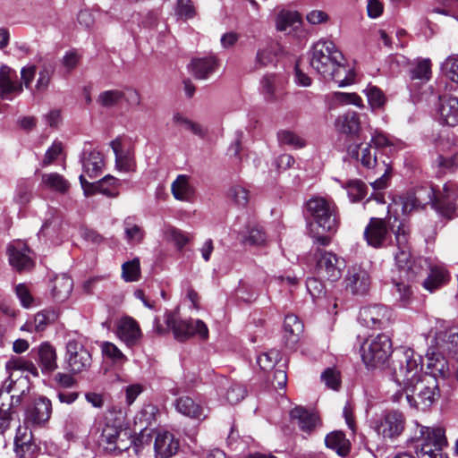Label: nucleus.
<instances>
[{"instance_id": "1", "label": "nucleus", "mask_w": 458, "mask_h": 458, "mask_svg": "<svg viewBox=\"0 0 458 458\" xmlns=\"http://www.w3.org/2000/svg\"><path fill=\"white\" fill-rule=\"evenodd\" d=\"M392 377L397 389L392 401L401 403L405 397L411 408L427 411L439 398L437 378L422 372L421 358L411 349L399 350L391 361Z\"/></svg>"}, {"instance_id": "2", "label": "nucleus", "mask_w": 458, "mask_h": 458, "mask_svg": "<svg viewBox=\"0 0 458 458\" xmlns=\"http://www.w3.org/2000/svg\"><path fill=\"white\" fill-rule=\"evenodd\" d=\"M5 368L9 372V377L6 379L0 388V434L4 432L10 428L12 421L16 418L15 406L19 405L21 402V395L25 390L21 391V394H10L11 391L19 384L25 386L29 388L28 377H23L22 372L27 371L30 374L37 377L38 371L33 362L26 360L22 358H13L9 360Z\"/></svg>"}, {"instance_id": "3", "label": "nucleus", "mask_w": 458, "mask_h": 458, "mask_svg": "<svg viewBox=\"0 0 458 458\" xmlns=\"http://www.w3.org/2000/svg\"><path fill=\"white\" fill-rule=\"evenodd\" d=\"M344 57L330 40H318L310 52V66L324 79L345 87L353 81L354 73L344 64Z\"/></svg>"}, {"instance_id": "4", "label": "nucleus", "mask_w": 458, "mask_h": 458, "mask_svg": "<svg viewBox=\"0 0 458 458\" xmlns=\"http://www.w3.org/2000/svg\"><path fill=\"white\" fill-rule=\"evenodd\" d=\"M429 336L431 340L426 353L428 368L433 374L445 377L449 370L445 355L450 354L458 360V326L437 321Z\"/></svg>"}, {"instance_id": "5", "label": "nucleus", "mask_w": 458, "mask_h": 458, "mask_svg": "<svg viewBox=\"0 0 458 458\" xmlns=\"http://www.w3.org/2000/svg\"><path fill=\"white\" fill-rule=\"evenodd\" d=\"M389 217L388 224L393 232L395 240V245L398 251L394 254L396 266L401 273V277L407 281H414L421 276L424 272L423 264L426 261L420 258H411L410 252V227L403 222L394 217V221Z\"/></svg>"}, {"instance_id": "6", "label": "nucleus", "mask_w": 458, "mask_h": 458, "mask_svg": "<svg viewBox=\"0 0 458 458\" xmlns=\"http://www.w3.org/2000/svg\"><path fill=\"white\" fill-rule=\"evenodd\" d=\"M307 209L323 231L332 233L337 231L340 224L339 213L332 199L323 197L311 198L307 202Z\"/></svg>"}, {"instance_id": "7", "label": "nucleus", "mask_w": 458, "mask_h": 458, "mask_svg": "<svg viewBox=\"0 0 458 458\" xmlns=\"http://www.w3.org/2000/svg\"><path fill=\"white\" fill-rule=\"evenodd\" d=\"M420 437L416 440V454L419 458H444L442 449L447 445L445 429L440 427H420Z\"/></svg>"}, {"instance_id": "8", "label": "nucleus", "mask_w": 458, "mask_h": 458, "mask_svg": "<svg viewBox=\"0 0 458 458\" xmlns=\"http://www.w3.org/2000/svg\"><path fill=\"white\" fill-rule=\"evenodd\" d=\"M165 324L176 340L184 342L193 335H199L202 339L208 336L207 325L200 319H181L177 311L165 314Z\"/></svg>"}, {"instance_id": "9", "label": "nucleus", "mask_w": 458, "mask_h": 458, "mask_svg": "<svg viewBox=\"0 0 458 458\" xmlns=\"http://www.w3.org/2000/svg\"><path fill=\"white\" fill-rule=\"evenodd\" d=\"M392 353V343L390 337L384 334L377 335L370 341H367L361 346V358L368 367H378L383 365Z\"/></svg>"}, {"instance_id": "10", "label": "nucleus", "mask_w": 458, "mask_h": 458, "mask_svg": "<svg viewBox=\"0 0 458 458\" xmlns=\"http://www.w3.org/2000/svg\"><path fill=\"white\" fill-rule=\"evenodd\" d=\"M64 361L67 369L79 374L88 371L92 365V355L84 341L79 339L69 340L65 347Z\"/></svg>"}, {"instance_id": "11", "label": "nucleus", "mask_w": 458, "mask_h": 458, "mask_svg": "<svg viewBox=\"0 0 458 458\" xmlns=\"http://www.w3.org/2000/svg\"><path fill=\"white\" fill-rule=\"evenodd\" d=\"M99 445L110 452L122 453L132 445L131 434L128 428H122L106 423L101 431Z\"/></svg>"}, {"instance_id": "12", "label": "nucleus", "mask_w": 458, "mask_h": 458, "mask_svg": "<svg viewBox=\"0 0 458 458\" xmlns=\"http://www.w3.org/2000/svg\"><path fill=\"white\" fill-rule=\"evenodd\" d=\"M359 319L369 328L384 329L394 322V313L386 305L372 304L360 309Z\"/></svg>"}, {"instance_id": "13", "label": "nucleus", "mask_w": 458, "mask_h": 458, "mask_svg": "<svg viewBox=\"0 0 458 458\" xmlns=\"http://www.w3.org/2000/svg\"><path fill=\"white\" fill-rule=\"evenodd\" d=\"M314 257L316 270L319 276L331 282L341 277L344 262L335 253L318 248L314 252Z\"/></svg>"}, {"instance_id": "14", "label": "nucleus", "mask_w": 458, "mask_h": 458, "mask_svg": "<svg viewBox=\"0 0 458 458\" xmlns=\"http://www.w3.org/2000/svg\"><path fill=\"white\" fill-rule=\"evenodd\" d=\"M374 428L384 438L394 439L404 430L405 417L398 411H386L377 420Z\"/></svg>"}, {"instance_id": "15", "label": "nucleus", "mask_w": 458, "mask_h": 458, "mask_svg": "<svg viewBox=\"0 0 458 458\" xmlns=\"http://www.w3.org/2000/svg\"><path fill=\"white\" fill-rule=\"evenodd\" d=\"M434 209L441 216L450 218L458 210V183L447 182L437 192Z\"/></svg>"}, {"instance_id": "16", "label": "nucleus", "mask_w": 458, "mask_h": 458, "mask_svg": "<svg viewBox=\"0 0 458 458\" xmlns=\"http://www.w3.org/2000/svg\"><path fill=\"white\" fill-rule=\"evenodd\" d=\"M389 224L383 218L371 217L364 230V238L369 246L383 248L390 240Z\"/></svg>"}, {"instance_id": "17", "label": "nucleus", "mask_w": 458, "mask_h": 458, "mask_svg": "<svg viewBox=\"0 0 458 458\" xmlns=\"http://www.w3.org/2000/svg\"><path fill=\"white\" fill-rule=\"evenodd\" d=\"M10 265L18 272L30 270L34 267L32 251L21 241L12 242L7 248Z\"/></svg>"}, {"instance_id": "18", "label": "nucleus", "mask_w": 458, "mask_h": 458, "mask_svg": "<svg viewBox=\"0 0 458 458\" xmlns=\"http://www.w3.org/2000/svg\"><path fill=\"white\" fill-rule=\"evenodd\" d=\"M80 182L86 194L102 193L108 197L118 195L119 181L112 175H106L97 182H89L83 174H81Z\"/></svg>"}, {"instance_id": "19", "label": "nucleus", "mask_w": 458, "mask_h": 458, "mask_svg": "<svg viewBox=\"0 0 458 458\" xmlns=\"http://www.w3.org/2000/svg\"><path fill=\"white\" fill-rule=\"evenodd\" d=\"M14 72L6 65L0 67V97L12 100L23 90L22 84L13 78Z\"/></svg>"}, {"instance_id": "20", "label": "nucleus", "mask_w": 458, "mask_h": 458, "mask_svg": "<svg viewBox=\"0 0 458 458\" xmlns=\"http://www.w3.org/2000/svg\"><path fill=\"white\" fill-rule=\"evenodd\" d=\"M345 281L346 287L355 294L366 293L370 286V276L369 273L360 267H352L349 269Z\"/></svg>"}, {"instance_id": "21", "label": "nucleus", "mask_w": 458, "mask_h": 458, "mask_svg": "<svg viewBox=\"0 0 458 458\" xmlns=\"http://www.w3.org/2000/svg\"><path fill=\"white\" fill-rule=\"evenodd\" d=\"M52 404L46 397H39L35 400L33 405L26 411V422L32 425H42L46 423L51 415Z\"/></svg>"}, {"instance_id": "22", "label": "nucleus", "mask_w": 458, "mask_h": 458, "mask_svg": "<svg viewBox=\"0 0 458 458\" xmlns=\"http://www.w3.org/2000/svg\"><path fill=\"white\" fill-rule=\"evenodd\" d=\"M31 432L27 428L19 427L14 437V451L17 458H35L38 447L31 443Z\"/></svg>"}, {"instance_id": "23", "label": "nucleus", "mask_w": 458, "mask_h": 458, "mask_svg": "<svg viewBox=\"0 0 458 458\" xmlns=\"http://www.w3.org/2000/svg\"><path fill=\"white\" fill-rule=\"evenodd\" d=\"M179 449V441L168 432H158L155 437L154 450L160 458H169L174 455Z\"/></svg>"}, {"instance_id": "24", "label": "nucleus", "mask_w": 458, "mask_h": 458, "mask_svg": "<svg viewBox=\"0 0 458 458\" xmlns=\"http://www.w3.org/2000/svg\"><path fill=\"white\" fill-rule=\"evenodd\" d=\"M348 152L352 157L360 161V164L368 168H375L378 165L377 151L371 143H360L359 145H352L348 148Z\"/></svg>"}, {"instance_id": "25", "label": "nucleus", "mask_w": 458, "mask_h": 458, "mask_svg": "<svg viewBox=\"0 0 458 458\" xmlns=\"http://www.w3.org/2000/svg\"><path fill=\"white\" fill-rule=\"evenodd\" d=\"M115 155V165L120 171L130 172L134 165L133 152L129 147H125L121 139L116 138L110 143Z\"/></svg>"}, {"instance_id": "26", "label": "nucleus", "mask_w": 458, "mask_h": 458, "mask_svg": "<svg viewBox=\"0 0 458 458\" xmlns=\"http://www.w3.org/2000/svg\"><path fill=\"white\" fill-rule=\"evenodd\" d=\"M440 106L438 113L442 123L449 126L458 125V98L439 97Z\"/></svg>"}, {"instance_id": "27", "label": "nucleus", "mask_w": 458, "mask_h": 458, "mask_svg": "<svg viewBox=\"0 0 458 458\" xmlns=\"http://www.w3.org/2000/svg\"><path fill=\"white\" fill-rule=\"evenodd\" d=\"M117 335L127 345L132 346L140 340L141 332L137 321L126 317L119 322Z\"/></svg>"}, {"instance_id": "28", "label": "nucleus", "mask_w": 458, "mask_h": 458, "mask_svg": "<svg viewBox=\"0 0 458 458\" xmlns=\"http://www.w3.org/2000/svg\"><path fill=\"white\" fill-rule=\"evenodd\" d=\"M81 162L84 173L90 178L98 176L104 166L102 154L97 150L84 148L81 156Z\"/></svg>"}, {"instance_id": "29", "label": "nucleus", "mask_w": 458, "mask_h": 458, "mask_svg": "<svg viewBox=\"0 0 458 458\" xmlns=\"http://www.w3.org/2000/svg\"><path fill=\"white\" fill-rule=\"evenodd\" d=\"M292 421L296 424L301 430L310 434L311 431L318 425L319 420L314 414L302 407H296L290 412Z\"/></svg>"}, {"instance_id": "30", "label": "nucleus", "mask_w": 458, "mask_h": 458, "mask_svg": "<svg viewBox=\"0 0 458 458\" xmlns=\"http://www.w3.org/2000/svg\"><path fill=\"white\" fill-rule=\"evenodd\" d=\"M449 278V273L444 266H431L427 278L422 282V286L427 291L433 293L445 285Z\"/></svg>"}, {"instance_id": "31", "label": "nucleus", "mask_w": 458, "mask_h": 458, "mask_svg": "<svg viewBox=\"0 0 458 458\" xmlns=\"http://www.w3.org/2000/svg\"><path fill=\"white\" fill-rule=\"evenodd\" d=\"M218 68V60L214 55L193 59L191 70L198 80H205Z\"/></svg>"}, {"instance_id": "32", "label": "nucleus", "mask_w": 458, "mask_h": 458, "mask_svg": "<svg viewBox=\"0 0 458 458\" xmlns=\"http://www.w3.org/2000/svg\"><path fill=\"white\" fill-rule=\"evenodd\" d=\"M411 87L428 82L431 77V62L429 59H418L409 69Z\"/></svg>"}, {"instance_id": "33", "label": "nucleus", "mask_w": 458, "mask_h": 458, "mask_svg": "<svg viewBox=\"0 0 458 458\" xmlns=\"http://www.w3.org/2000/svg\"><path fill=\"white\" fill-rule=\"evenodd\" d=\"M335 126L341 133L356 136L360 130V116L356 112L348 111L337 117Z\"/></svg>"}, {"instance_id": "34", "label": "nucleus", "mask_w": 458, "mask_h": 458, "mask_svg": "<svg viewBox=\"0 0 458 458\" xmlns=\"http://www.w3.org/2000/svg\"><path fill=\"white\" fill-rule=\"evenodd\" d=\"M38 364L43 373H51L57 369V354L49 344H42L38 349Z\"/></svg>"}, {"instance_id": "35", "label": "nucleus", "mask_w": 458, "mask_h": 458, "mask_svg": "<svg viewBox=\"0 0 458 458\" xmlns=\"http://www.w3.org/2000/svg\"><path fill=\"white\" fill-rule=\"evenodd\" d=\"M303 331V324L296 315L289 314L284 318V332L287 345L297 343L299 335Z\"/></svg>"}, {"instance_id": "36", "label": "nucleus", "mask_w": 458, "mask_h": 458, "mask_svg": "<svg viewBox=\"0 0 458 458\" xmlns=\"http://www.w3.org/2000/svg\"><path fill=\"white\" fill-rule=\"evenodd\" d=\"M301 24V14L296 11L281 10L276 18V29L278 31H286L287 29H298Z\"/></svg>"}, {"instance_id": "37", "label": "nucleus", "mask_w": 458, "mask_h": 458, "mask_svg": "<svg viewBox=\"0 0 458 458\" xmlns=\"http://www.w3.org/2000/svg\"><path fill=\"white\" fill-rule=\"evenodd\" d=\"M325 443L327 447L335 450L342 457L346 456L350 452V441L342 431H334L327 434Z\"/></svg>"}, {"instance_id": "38", "label": "nucleus", "mask_w": 458, "mask_h": 458, "mask_svg": "<svg viewBox=\"0 0 458 458\" xmlns=\"http://www.w3.org/2000/svg\"><path fill=\"white\" fill-rule=\"evenodd\" d=\"M72 287L73 282L70 276L65 274L56 276L52 288L53 297L57 301H64L71 294Z\"/></svg>"}, {"instance_id": "39", "label": "nucleus", "mask_w": 458, "mask_h": 458, "mask_svg": "<svg viewBox=\"0 0 458 458\" xmlns=\"http://www.w3.org/2000/svg\"><path fill=\"white\" fill-rule=\"evenodd\" d=\"M176 411L192 419H200L203 408L189 396H182L175 401Z\"/></svg>"}, {"instance_id": "40", "label": "nucleus", "mask_w": 458, "mask_h": 458, "mask_svg": "<svg viewBox=\"0 0 458 458\" xmlns=\"http://www.w3.org/2000/svg\"><path fill=\"white\" fill-rule=\"evenodd\" d=\"M174 197L182 201H188L193 195L192 187L189 183L188 176L180 174L171 186Z\"/></svg>"}, {"instance_id": "41", "label": "nucleus", "mask_w": 458, "mask_h": 458, "mask_svg": "<svg viewBox=\"0 0 458 458\" xmlns=\"http://www.w3.org/2000/svg\"><path fill=\"white\" fill-rule=\"evenodd\" d=\"M222 388L226 389L225 399L231 404H236L246 395V388L238 383H232L227 378L223 377L220 381Z\"/></svg>"}, {"instance_id": "42", "label": "nucleus", "mask_w": 458, "mask_h": 458, "mask_svg": "<svg viewBox=\"0 0 458 458\" xmlns=\"http://www.w3.org/2000/svg\"><path fill=\"white\" fill-rule=\"evenodd\" d=\"M42 183L48 189L64 194L70 189L69 182L57 173L45 174L42 175Z\"/></svg>"}, {"instance_id": "43", "label": "nucleus", "mask_w": 458, "mask_h": 458, "mask_svg": "<svg viewBox=\"0 0 458 458\" xmlns=\"http://www.w3.org/2000/svg\"><path fill=\"white\" fill-rule=\"evenodd\" d=\"M55 72V67L51 64H44L38 72V77L36 85L32 90V94H41L47 90Z\"/></svg>"}, {"instance_id": "44", "label": "nucleus", "mask_w": 458, "mask_h": 458, "mask_svg": "<svg viewBox=\"0 0 458 458\" xmlns=\"http://www.w3.org/2000/svg\"><path fill=\"white\" fill-rule=\"evenodd\" d=\"M173 123L175 125H179L183 127L185 130L190 131L194 135H197L200 138H204L207 134V130L204 129L199 123L190 120L183 114L180 113H176L173 116Z\"/></svg>"}, {"instance_id": "45", "label": "nucleus", "mask_w": 458, "mask_h": 458, "mask_svg": "<svg viewBox=\"0 0 458 458\" xmlns=\"http://www.w3.org/2000/svg\"><path fill=\"white\" fill-rule=\"evenodd\" d=\"M346 189L352 202L361 200L366 195V185L360 180H350L342 185Z\"/></svg>"}, {"instance_id": "46", "label": "nucleus", "mask_w": 458, "mask_h": 458, "mask_svg": "<svg viewBox=\"0 0 458 458\" xmlns=\"http://www.w3.org/2000/svg\"><path fill=\"white\" fill-rule=\"evenodd\" d=\"M277 139L281 145H286L293 148H303L306 144L304 139H302L296 132L289 130H283L278 131Z\"/></svg>"}, {"instance_id": "47", "label": "nucleus", "mask_w": 458, "mask_h": 458, "mask_svg": "<svg viewBox=\"0 0 458 458\" xmlns=\"http://www.w3.org/2000/svg\"><path fill=\"white\" fill-rule=\"evenodd\" d=\"M412 192L416 196L417 202L420 208H423L428 204H431L434 208V202H436L437 199V193L434 188L430 186L419 187Z\"/></svg>"}, {"instance_id": "48", "label": "nucleus", "mask_w": 458, "mask_h": 458, "mask_svg": "<svg viewBox=\"0 0 458 458\" xmlns=\"http://www.w3.org/2000/svg\"><path fill=\"white\" fill-rule=\"evenodd\" d=\"M275 51L272 46H266L265 47L259 48L257 51L254 68L261 69L274 63Z\"/></svg>"}, {"instance_id": "49", "label": "nucleus", "mask_w": 458, "mask_h": 458, "mask_svg": "<svg viewBox=\"0 0 458 458\" xmlns=\"http://www.w3.org/2000/svg\"><path fill=\"white\" fill-rule=\"evenodd\" d=\"M97 101L106 108L115 106L123 101L122 91L118 89L103 91L98 95Z\"/></svg>"}, {"instance_id": "50", "label": "nucleus", "mask_w": 458, "mask_h": 458, "mask_svg": "<svg viewBox=\"0 0 458 458\" xmlns=\"http://www.w3.org/2000/svg\"><path fill=\"white\" fill-rule=\"evenodd\" d=\"M364 92L372 109H379L386 104L384 93L376 86H368Z\"/></svg>"}, {"instance_id": "51", "label": "nucleus", "mask_w": 458, "mask_h": 458, "mask_svg": "<svg viewBox=\"0 0 458 458\" xmlns=\"http://www.w3.org/2000/svg\"><path fill=\"white\" fill-rule=\"evenodd\" d=\"M442 72L454 82H458V57L457 55L448 56L441 65Z\"/></svg>"}, {"instance_id": "52", "label": "nucleus", "mask_w": 458, "mask_h": 458, "mask_svg": "<svg viewBox=\"0 0 458 458\" xmlns=\"http://www.w3.org/2000/svg\"><path fill=\"white\" fill-rule=\"evenodd\" d=\"M123 278L126 282H134L139 280L140 268V260L138 259H133L131 261L125 262L123 267Z\"/></svg>"}, {"instance_id": "53", "label": "nucleus", "mask_w": 458, "mask_h": 458, "mask_svg": "<svg viewBox=\"0 0 458 458\" xmlns=\"http://www.w3.org/2000/svg\"><path fill=\"white\" fill-rule=\"evenodd\" d=\"M125 237L130 243H140L145 236L143 229L131 223L128 219L124 221Z\"/></svg>"}, {"instance_id": "54", "label": "nucleus", "mask_w": 458, "mask_h": 458, "mask_svg": "<svg viewBox=\"0 0 458 458\" xmlns=\"http://www.w3.org/2000/svg\"><path fill=\"white\" fill-rule=\"evenodd\" d=\"M280 359V352L276 350H271L267 352L261 353L257 362L262 370L267 371L274 369L276 362Z\"/></svg>"}, {"instance_id": "55", "label": "nucleus", "mask_w": 458, "mask_h": 458, "mask_svg": "<svg viewBox=\"0 0 458 458\" xmlns=\"http://www.w3.org/2000/svg\"><path fill=\"white\" fill-rule=\"evenodd\" d=\"M279 79L276 74H266L261 80V89L267 100H273Z\"/></svg>"}, {"instance_id": "56", "label": "nucleus", "mask_w": 458, "mask_h": 458, "mask_svg": "<svg viewBox=\"0 0 458 458\" xmlns=\"http://www.w3.org/2000/svg\"><path fill=\"white\" fill-rule=\"evenodd\" d=\"M394 293L398 294L396 301L399 302L400 306L406 307L412 296L411 287L403 282H400L394 284Z\"/></svg>"}, {"instance_id": "57", "label": "nucleus", "mask_w": 458, "mask_h": 458, "mask_svg": "<svg viewBox=\"0 0 458 458\" xmlns=\"http://www.w3.org/2000/svg\"><path fill=\"white\" fill-rule=\"evenodd\" d=\"M229 198L233 199L238 206L245 207L249 202V191L242 186H233L229 191Z\"/></svg>"}, {"instance_id": "58", "label": "nucleus", "mask_w": 458, "mask_h": 458, "mask_svg": "<svg viewBox=\"0 0 458 458\" xmlns=\"http://www.w3.org/2000/svg\"><path fill=\"white\" fill-rule=\"evenodd\" d=\"M101 351L105 356L110 358L114 362L122 363L126 360L123 352L110 342H104L101 344Z\"/></svg>"}, {"instance_id": "59", "label": "nucleus", "mask_w": 458, "mask_h": 458, "mask_svg": "<svg viewBox=\"0 0 458 458\" xmlns=\"http://www.w3.org/2000/svg\"><path fill=\"white\" fill-rule=\"evenodd\" d=\"M32 186L27 182H21L17 185L14 201L20 205H26L31 199Z\"/></svg>"}, {"instance_id": "60", "label": "nucleus", "mask_w": 458, "mask_h": 458, "mask_svg": "<svg viewBox=\"0 0 458 458\" xmlns=\"http://www.w3.org/2000/svg\"><path fill=\"white\" fill-rule=\"evenodd\" d=\"M333 99L342 105H354L362 107V99L356 93L335 92Z\"/></svg>"}, {"instance_id": "61", "label": "nucleus", "mask_w": 458, "mask_h": 458, "mask_svg": "<svg viewBox=\"0 0 458 458\" xmlns=\"http://www.w3.org/2000/svg\"><path fill=\"white\" fill-rule=\"evenodd\" d=\"M400 203L402 205V212L404 215H408L413 210H416L420 208L419 203L417 202L416 196L412 191H408L399 198Z\"/></svg>"}, {"instance_id": "62", "label": "nucleus", "mask_w": 458, "mask_h": 458, "mask_svg": "<svg viewBox=\"0 0 458 458\" xmlns=\"http://www.w3.org/2000/svg\"><path fill=\"white\" fill-rule=\"evenodd\" d=\"M167 239L175 243L178 249H182L190 241V238L175 227L169 226L165 230Z\"/></svg>"}, {"instance_id": "63", "label": "nucleus", "mask_w": 458, "mask_h": 458, "mask_svg": "<svg viewBox=\"0 0 458 458\" xmlns=\"http://www.w3.org/2000/svg\"><path fill=\"white\" fill-rule=\"evenodd\" d=\"M56 318V314L54 311L45 310L38 312L34 317V327L36 331L43 330L46 326L55 321Z\"/></svg>"}, {"instance_id": "64", "label": "nucleus", "mask_w": 458, "mask_h": 458, "mask_svg": "<svg viewBox=\"0 0 458 458\" xmlns=\"http://www.w3.org/2000/svg\"><path fill=\"white\" fill-rule=\"evenodd\" d=\"M81 56L76 50H70L63 56L61 63L68 72H72L77 67L81 61Z\"/></svg>"}]
</instances>
